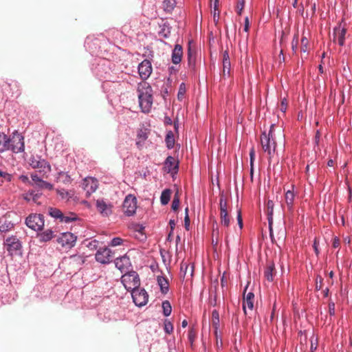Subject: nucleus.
<instances>
[{
    "label": "nucleus",
    "mask_w": 352,
    "mask_h": 352,
    "mask_svg": "<svg viewBox=\"0 0 352 352\" xmlns=\"http://www.w3.org/2000/svg\"><path fill=\"white\" fill-rule=\"evenodd\" d=\"M25 150L24 137L17 131L8 136L0 132V153L11 151L13 153H22Z\"/></svg>",
    "instance_id": "obj_1"
},
{
    "label": "nucleus",
    "mask_w": 352,
    "mask_h": 352,
    "mask_svg": "<svg viewBox=\"0 0 352 352\" xmlns=\"http://www.w3.org/2000/svg\"><path fill=\"white\" fill-rule=\"evenodd\" d=\"M14 227V223L8 219L7 217L0 219V232H7L12 230Z\"/></svg>",
    "instance_id": "obj_22"
},
{
    "label": "nucleus",
    "mask_w": 352,
    "mask_h": 352,
    "mask_svg": "<svg viewBox=\"0 0 352 352\" xmlns=\"http://www.w3.org/2000/svg\"><path fill=\"white\" fill-rule=\"evenodd\" d=\"M308 43H309L308 39L305 36H303L301 38V45H302V46H301V52H307Z\"/></svg>",
    "instance_id": "obj_39"
},
{
    "label": "nucleus",
    "mask_w": 352,
    "mask_h": 352,
    "mask_svg": "<svg viewBox=\"0 0 352 352\" xmlns=\"http://www.w3.org/2000/svg\"><path fill=\"white\" fill-rule=\"evenodd\" d=\"M322 276L318 275L316 278V289L320 290L322 287Z\"/></svg>",
    "instance_id": "obj_45"
},
{
    "label": "nucleus",
    "mask_w": 352,
    "mask_h": 352,
    "mask_svg": "<svg viewBox=\"0 0 352 352\" xmlns=\"http://www.w3.org/2000/svg\"><path fill=\"white\" fill-rule=\"evenodd\" d=\"M165 142L166 146L168 149H171L175 145V137L174 134L171 131H169L166 135Z\"/></svg>",
    "instance_id": "obj_31"
},
{
    "label": "nucleus",
    "mask_w": 352,
    "mask_h": 352,
    "mask_svg": "<svg viewBox=\"0 0 352 352\" xmlns=\"http://www.w3.org/2000/svg\"><path fill=\"white\" fill-rule=\"evenodd\" d=\"M139 105L144 113L150 112L153 105V90L146 82H141L138 87Z\"/></svg>",
    "instance_id": "obj_2"
},
{
    "label": "nucleus",
    "mask_w": 352,
    "mask_h": 352,
    "mask_svg": "<svg viewBox=\"0 0 352 352\" xmlns=\"http://www.w3.org/2000/svg\"><path fill=\"white\" fill-rule=\"evenodd\" d=\"M98 241L94 240L89 243V246L96 248L97 246Z\"/></svg>",
    "instance_id": "obj_58"
},
{
    "label": "nucleus",
    "mask_w": 352,
    "mask_h": 352,
    "mask_svg": "<svg viewBox=\"0 0 352 352\" xmlns=\"http://www.w3.org/2000/svg\"><path fill=\"white\" fill-rule=\"evenodd\" d=\"M298 36H295L292 41V49L294 51H296L298 47Z\"/></svg>",
    "instance_id": "obj_52"
},
{
    "label": "nucleus",
    "mask_w": 352,
    "mask_h": 352,
    "mask_svg": "<svg viewBox=\"0 0 352 352\" xmlns=\"http://www.w3.org/2000/svg\"><path fill=\"white\" fill-rule=\"evenodd\" d=\"M121 281L128 291H133L140 287V280L137 272L131 271L125 273L121 278Z\"/></svg>",
    "instance_id": "obj_4"
},
{
    "label": "nucleus",
    "mask_w": 352,
    "mask_h": 352,
    "mask_svg": "<svg viewBox=\"0 0 352 352\" xmlns=\"http://www.w3.org/2000/svg\"><path fill=\"white\" fill-rule=\"evenodd\" d=\"M188 65L194 66L195 64V57L193 56L192 52L190 47L188 48Z\"/></svg>",
    "instance_id": "obj_40"
},
{
    "label": "nucleus",
    "mask_w": 352,
    "mask_h": 352,
    "mask_svg": "<svg viewBox=\"0 0 352 352\" xmlns=\"http://www.w3.org/2000/svg\"><path fill=\"white\" fill-rule=\"evenodd\" d=\"M111 250L108 248H100L96 254V260L102 264L109 263L112 259Z\"/></svg>",
    "instance_id": "obj_14"
},
{
    "label": "nucleus",
    "mask_w": 352,
    "mask_h": 352,
    "mask_svg": "<svg viewBox=\"0 0 352 352\" xmlns=\"http://www.w3.org/2000/svg\"><path fill=\"white\" fill-rule=\"evenodd\" d=\"M153 71L150 60L144 59L138 66V73L142 80H146L151 76Z\"/></svg>",
    "instance_id": "obj_13"
},
{
    "label": "nucleus",
    "mask_w": 352,
    "mask_h": 352,
    "mask_svg": "<svg viewBox=\"0 0 352 352\" xmlns=\"http://www.w3.org/2000/svg\"><path fill=\"white\" fill-rule=\"evenodd\" d=\"M245 6V0H239L236 5V11L239 14H241L242 10Z\"/></svg>",
    "instance_id": "obj_42"
},
{
    "label": "nucleus",
    "mask_w": 352,
    "mask_h": 352,
    "mask_svg": "<svg viewBox=\"0 0 352 352\" xmlns=\"http://www.w3.org/2000/svg\"><path fill=\"white\" fill-rule=\"evenodd\" d=\"M187 325H188V322H187V320H184L182 321V327L183 328H185V327H187Z\"/></svg>",
    "instance_id": "obj_60"
},
{
    "label": "nucleus",
    "mask_w": 352,
    "mask_h": 352,
    "mask_svg": "<svg viewBox=\"0 0 352 352\" xmlns=\"http://www.w3.org/2000/svg\"><path fill=\"white\" fill-rule=\"evenodd\" d=\"M30 165L33 168H38L39 172L43 174H47L51 171V166L49 162L39 156L31 157L30 159Z\"/></svg>",
    "instance_id": "obj_7"
},
{
    "label": "nucleus",
    "mask_w": 352,
    "mask_h": 352,
    "mask_svg": "<svg viewBox=\"0 0 352 352\" xmlns=\"http://www.w3.org/2000/svg\"><path fill=\"white\" fill-rule=\"evenodd\" d=\"M122 242H123V240L121 238L115 237L111 241L109 245H111L112 247H116V246L120 245L122 243Z\"/></svg>",
    "instance_id": "obj_38"
},
{
    "label": "nucleus",
    "mask_w": 352,
    "mask_h": 352,
    "mask_svg": "<svg viewBox=\"0 0 352 352\" xmlns=\"http://www.w3.org/2000/svg\"><path fill=\"white\" fill-rule=\"evenodd\" d=\"M287 100L286 99H283L281 102V106H280V110L281 111L283 112H285L286 110H287Z\"/></svg>",
    "instance_id": "obj_53"
},
{
    "label": "nucleus",
    "mask_w": 352,
    "mask_h": 352,
    "mask_svg": "<svg viewBox=\"0 0 352 352\" xmlns=\"http://www.w3.org/2000/svg\"><path fill=\"white\" fill-rule=\"evenodd\" d=\"M311 8H312V10L314 12H315V10H316V3H315L311 6Z\"/></svg>",
    "instance_id": "obj_64"
},
{
    "label": "nucleus",
    "mask_w": 352,
    "mask_h": 352,
    "mask_svg": "<svg viewBox=\"0 0 352 352\" xmlns=\"http://www.w3.org/2000/svg\"><path fill=\"white\" fill-rule=\"evenodd\" d=\"M96 205L97 210L102 216L108 217L111 214L113 205L111 203L106 202L103 199H98Z\"/></svg>",
    "instance_id": "obj_16"
},
{
    "label": "nucleus",
    "mask_w": 352,
    "mask_h": 352,
    "mask_svg": "<svg viewBox=\"0 0 352 352\" xmlns=\"http://www.w3.org/2000/svg\"><path fill=\"white\" fill-rule=\"evenodd\" d=\"M183 55L182 47L181 45L176 44L171 54V60L174 64H179L182 60Z\"/></svg>",
    "instance_id": "obj_21"
},
{
    "label": "nucleus",
    "mask_w": 352,
    "mask_h": 352,
    "mask_svg": "<svg viewBox=\"0 0 352 352\" xmlns=\"http://www.w3.org/2000/svg\"><path fill=\"white\" fill-rule=\"evenodd\" d=\"M344 241L346 243H349L351 240H350V238L349 236H346L344 239Z\"/></svg>",
    "instance_id": "obj_62"
},
{
    "label": "nucleus",
    "mask_w": 352,
    "mask_h": 352,
    "mask_svg": "<svg viewBox=\"0 0 352 352\" xmlns=\"http://www.w3.org/2000/svg\"><path fill=\"white\" fill-rule=\"evenodd\" d=\"M164 169L168 173H176L178 170V162L172 156H168L164 162Z\"/></svg>",
    "instance_id": "obj_19"
},
{
    "label": "nucleus",
    "mask_w": 352,
    "mask_h": 352,
    "mask_svg": "<svg viewBox=\"0 0 352 352\" xmlns=\"http://www.w3.org/2000/svg\"><path fill=\"white\" fill-rule=\"evenodd\" d=\"M275 267L274 263H269L267 265L264 275L265 278L270 282H272L273 280V277L274 274Z\"/></svg>",
    "instance_id": "obj_28"
},
{
    "label": "nucleus",
    "mask_w": 352,
    "mask_h": 352,
    "mask_svg": "<svg viewBox=\"0 0 352 352\" xmlns=\"http://www.w3.org/2000/svg\"><path fill=\"white\" fill-rule=\"evenodd\" d=\"M157 281L161 292L163 294H167L169 289L168 282L167 279L162 276H158L157 278Z\"/></svg>",
    "instance_id": "obj_27"
},
{
    "label": "nucleus",
    "mask_w": 352,
    "mask_h": 352,
    "mask_svg": "<svg viewBox=\"0 0 352 352\" xmlns=\"http://www.w3.org/2000/svg\"><path fill=\"white\" fill-rule=\"evenodd\" d=\"M248 286L245 288L244 290V297L243 302V309L244 312L246 314L247 309L250 310H252L254 307V294L250 292L247 294H245L247 290Z\"/></svg>",
    "instance_id": "obj_18"
},
{
    "label": "nucleus",
    "mask_w": 352,
    "mask_h": 352,
    "mask_svg": "<svg viewBox=\"0 0 352 352\" xmlns=\"http://www.w3.org/2000/svg\"><path fill=\"white\" fill-rule=\"evenodd\" d=\"M162 309H163V314L165 316H168L170 315L172 311V307L170 305V303L168 300H164L162 302Z\"/></svg>",
    "instance_id": "obj_34"
},
{
    "label": "nucleus",
    "mask_w": 352,
    "mask_h": 352,
    "mask_svg": "<svg viewBox=\"0 0 352 352\" xmlns=\"http://www.w3.org/2000/svg\"><path fill=\"white\" fill-rule=\"evenodd\" d=\"M179 199L177 195H175L173 202H172L171 208L173 210H177L179 208Z\"/></svg>",
    "instance_id": "obj_41"
},
{
    "label": "nucleus",
    "mask_w": 352,
    "mask_h": 352,
    "mask_svg": "<svg viewBox=\"0 0 352 352\" xmlns=\"http://www.w3.org/2000/svg\"><path fill=\"white\" fill-rule=\"evenodd\" d=\"M333 164H334V162H333V160H329L328 161V162H327V165H328L329 166H333Z\"/></svg>",
    "instance_id": "obj_61"
},
{
    "label": "nucleus",
    "mask_w": 352,
    "mask_h": 352,
    "mask_svg": "<svg viewBox=\"0 0 352 352\" xmlns=\"http://www.w3.org/2000/svg\"><path fill=\"white\" fill-rule=\"evenodd\" d=\"M188 266L186 263L182 262L180 265V274L184 277L186 276Z\"/></svg>",
    "instance_id": "obj_43"
},
{
    "label": "nucleus",
    "mask_w": 352,
    "mask_h": 352,
    "mask_svg": "<svg viewBox=\"0 0 352 352\" xmlns=\"http://www.w3.org/2000/svg\"><path fill=\"white\" fill-rule=\"evenodd\" d=\"M131 296L135 305L139 307L146 305L148 301V294L142 288H137L131 291Z\"/></svg>",
    "instance_id": "obj_6"
},
{
    "label": "nucleus",
    "mask_w": 352,
    "mask_h": 352,
    "mask_svg": "<svg viewBox=\"0 0 352 352\" xmlns=\"http://www.w3.org/2000/svg\"><path fill=\"white\" fill-rule=\"evenodd\" d=\"M164 331L168 334H170L173 332V326L170 321L166 320L164 322Z\"/></svg>",
    "instance_id": "obj_36"
},
{
    "label": "nucleus",
    "mask_w": 352,
    "mask_h": 352,
    "mask_svg": "<svg viewBox=\"0 0 352 352\" xmlns=\"http://www.w3.org/2000/svg\"><path fill=\"white\" fill-rule=\"evenodd\" d=\"M70 259L73 262H79L80 263H82L84 262V260L82 259V256L80 255H72L70 256Z\"/></svg>",
    "instance_id": "obj_46"
},
{
    "label": "nucleus",
    "mask_w": 352,
    "mask_h": 352,
    "mask_svg": "<svg viewBox=\"0 0 352 352\" xmlns=\"http://www.w3.org/2000/svg\"><path fill=\"white\" fill-rule=\"evenodd\" d=\"M44 223V217L41 214H31L25 219L26 226L34 231L41 230Z\"/></svg>",
    "instance_id": "obj_5"
},
{
    "label": "nucleus",
    "mask_w": 352,
    "mask_h": 352,
    "mask_svg": "<svg viewBox=\"0 0 352 352\" xmlns=\"http://www.w3.org/2000/svg\"><path fill=\"white\" fill-rule=\"evenodd\" d=\"M138 138L140 139L142 141H144L147 139L148 136L145 132H143L142 131H140L138 133Z\"/></svg>",
    "instance_id": "obj_50"
},
{
    "label": "nucleus",
    "mask_w": 352,
    "mask_h": 352,
    "mask_svg": "<svg viewBox=\"0 0 352 352\" xmlns=\"http://www.w3.org/2000/svg\"><path fill=\"white\" fill-rule=\"evenodd\" d=\"M217 3L218 0H215V2L214 3V17L216 16V10H217Z\"/></svg>",
    "instance_id": "obj_57"
},
{
    "label": "nucleus",
    "mask_w": 352,
    "mask_h": 352,
    "mask_svg": "<svg viewBox=\"0 0 352 352\" xmlns=\"http://www.w3.org/2000/svg\"><path fill=\"white\" fill-rule=\"evenodd\" d=\"M171 190L168 188L164 190L160 196V201L162 205L168 204L170 199Z\"/></svg>",
    "instance_id": "obj_30"
},
{
    "label": "nucleus",
    "mask_w": 352,
    "mask_h": 352,
    "mask_svg": "<svg viewBox=\"0 0 352 352\" xmlns=\"http://www.w3.org/2000/svg\"><path fill=\"white\" fill-rule=\"evenodd\" d=\"M159 34L164 38H168L170 34V28L169 25L164 23Z\"/></svg>",
    "instance_id": "obj_33"
},
{
    "label": "nucleus",
    "mask_w": 352,
    "mask_h": 352,
    "mask_svg": "<svg viewBox=\"0 0 352 352\" xmlns=\"http://www.w3.org/2000/svg\"><path fill=\"white\" fill-rule=\"evenodd\" d=\"M54 237V232L51 229L45 230V231L38 234V241L41 243L47 242Z\"/></svg>",
    "instance_id": "obj_26"
},
{
    "label": "nucleus",
    "mask_w": 352,
    "mask_h": 352,
    "mask_svg": "<svg viewBox=\"0 0 352 352\" xmlns=\"http://www.w3.org/2000/svg\"><path fill=\"white\" fill-rule=\"evenodd\" d=\"M50 215L56 219H59L62 223H69L77 219L75 214H64L60 210L57 208H50Z\"/></svg>",
    "instance_id": "obj_11"
},
{
    "label": "nucleus",
    "mask_w": 352,
    "mask_h": 352,
    "mask_svg": "<svg viewBox=\"0 0 352 352\" xmlns=\"http://www.w3.org/2000/svg\"><path fill=\"white\" fill-rule=\"evenodd\" d=\"M212 320H213V326L215 329V333L217 334V330L219 327V316L217 311L214 310L212 314Z\"/></svg>",
    "instance_id": "obj_35"
},
{
    "label": "nucleus",
    "mask_w": 352,
    "mask_h": 352,
    "mask_svg": "<svg viewBox=\"0 0 352 352\" xmlns=\"http://www.w3.org/2000/svg\"><path fill=\"white\" fill-rule=\"evenodd\" d=\"M297 3H298V0H294V3H293V4H292V5H293V6H294V8H296V6H297Z\"/></svg>",
    "instance_id": "obj_63"
},
{
    "label": "nucleus",
    "mask_w": 352,
    "mask_h": 352,
    "mask_svg": "<svg viewBox=\"0 0 352 352\" xmlns=\"http://www.w3.org/2000/svg\"><path fill=\"white\" fill-rule=\"evenodd\" d=\"M292 190H287L285 194V203H286L287 206L289 210H292L293 208L294 201V198L296 196L294 191V185L292 186Z\"/></svg>",
    "instance_id": "obj_23"
},
{
    "label": "nucleus",
    "mask_w": 352,
    "mask_h": 352,
    "mask_svg": "<svg viewBox=\"0 0 352 352\" xmlns=\"http://www.w3.org/2000/svg\"><path fill=\"white\" fill-rule=\"evenodd\" d=\"M31 178L33 182V185H34L36 188L39 189H47L50 190L53 189L52 184L43 180L36 174H32Z\"/></svg>",
    "instance_id": "obj_17"
},
{
    "label": "nucleus",
    "mask_w": 352,
    "mask_h": 352,
    "mask_svg": "<svg viewBox=\"0 0 352 352\" xmlns=\"http://www.w3.org/2000/svg\"><path fill=\"white\" fill-rule=\"evenodd\" d=\"M344 20H342L340 23L339 24V26L338 28H334V32L338 30V44L340 46H343L345 43V36L346 33V29L344 27H342V23H343Z\"/></svg>",
    "instance_id": "obj_25"
},
{
    "label": "nucleus",
    "mask_w": 352,
    "mask_h": 352,
    "mask_svg": "<svg viewBox=\"0 0 352 352\" xmlns=\"http://www.w3.org/2000/svg\"><path fill=\"white\" fill-rule=\"evenodd\" d=\"M5 245L10 254L12 255L16 254L17 251L21 248V243L19 239L15 236L8 237L5 242Z\"/></svg>",
    "instance_id": "obj_12"
},
{
    "label": "nucleus",
    "mask_w": 352,
    "mask_h": 352,
    "mask_svg": "<svg viewBox=\"0 0 352 352\" xmlns=\"http://www.w3.org/2000/svg\"><path fill=\"white\" fill-rule=\"evenodd\" d=\"M255 153L254 148H252L250 152V166H251V174L253 173V163L254 160Z\"/></svg>",
    "instance_id": "obj_44"
},
{
    "label": "nucleus",
    "mask_w": 352,
    "mask_h": 352,
    "mask_svg": "<svg viewBox=\"0 0 352 352\" xmlns=\"http://www.w3.org/2000/svg\"><path fill=\"white\" fill-rule=\"evenodd\" d=\"M274 202L271 200H269L267 203V219L269 223V227L270 230V232H272V216H273V210H274Z\"/></svg>",
    "instance_id": "obj_29"
},
{
    "label": "nucleus",
    "mask_w": 352,
    "mask_h": 352,
    "mask_svg": "<svg viewBox=\"0 0 352 352\" xmlns=\"http://www.w3.org/2000/svg\"><path fill=\"white\" fill-rule=\"evenodd\" d=\"M237 221H238L239 228L241 229L243 228V220H242L241 212L240 210H238V212H237Z\"/></svg>",
    "instance_id": "obj_48"
},
{
    "label": "nucleus",
    "mask_w": 352,
    "mask_h": 352,
    "mask_svg": "<svg viewBox=\"0 0 352 352\" xmlns=\"http://www.w3.org/2000/svg\"><path fill=\"white\" fill-rule=\"evenodd\" d=\"M57 193L58 195H59V196L62 198V199H69L70 197V195H69V192L65 190V189H61V190H57Z\"/></svg>",
    "instance_id": "obj_37"
},
{
    "label": "nucleus",
    "mask_w": 352,
    "mask_h": 352,
    "mask_svg": "<svg viewBox=\"0 0 352 352\" xmlns=\"http://www.w3.org/2000/svg\"><path fill=\"white\" fill-rule=\"evenodd\" d=\"M116 267L121 272H123L128 269L130 265L129 258L126 256H123L120 258H117L115 260Z\"/></svg>",
    "instance_id": "obj_20"
},
{
    "label": "nucleus",
    "mask_w": 352,
    "mask_h": 352,
    "mask_svg": "<svg viewBox=\"0 0 352 352\" xmlns=\"http://www.w3.org/2000/svg\"><path fill=\"white\" fill-rule=\"evenodd\" d=\"M340 245V240L338 237H335L333 240V247L336 248Z\"/></svg>",
    "instance_id": "obj_56"
},
{
    "label": "nucleus",
    "mask_w": 352,
    "mask_h": 352,
    "mask_svg": "<svg viewBox=\"0 0 352 352\" xmlns=\"http://www.w3.org/2000/svg\"><path fill=\"white\" fill-rule=\"evenodd\" d=\"M243 30L246 32H248L249 30V19H248V16H246L245 18V24H244Z\"/></svg>",
    "instance_id": "obj_55"
},
{
    "label": "nucleus",
    "mask_w": 352,
    "mask_h": 352,
    "mask_svg": "<svg viewBox=\"0 0 352 352\" xmlns=\"http://www.w3.org/2000/svg\"><path fill=\"white\" fill-rule=\"evenodd\" d=\"M77 236L72 232H63L57 239V242L65 249H71L76 242Z\"/></svg>",
    "instance_id": "obj_8"
},
{
    "label": "nucleus",
    "mask_w": 352,
    "mask_h": 352,
    "mask_svg": "<svg viewBox=\"0 0 352 352\" xmlns=\"http://www.w3.org/2000/svg\"><path fill=\"white\" fill-rule=\"evenodd\" d=\"M82 186L86 191L87 195L89 196L97 190L98 182L94 177H88L84 179Z\"/></svg>",
    "instance_id": "obj_15"
},
{
    "label": "nucleus",
    "mask_w": 352,
    "mask_h": 352,
    "mask_svg": "<svg viewBox=\"0 0 352 352\" xmlns=\"http://www.w3.org/2000/svg\"><path fill=\"white\" fill-rule=\"evenodd\" d=\"M318 245H319L318 241L317 240V239H315V240L314 241V244H313V248L314 249V252L316 255L319 254Z\"/></svg>",
    "instance_id": "obj_51"
},
{
    "label": "nucleus",
    "mask_w": 352,
    "mask_h": 352,
    "mask_svg": "<svg viewBox=\"0 0 352 352\" xmlns=\"http://www.w3.org/2000/svg\"><path fill=\"white\" fill-rule=\"evenodd\" d=\"M19 178L23 182H28L30 184L33 185V183H31L30 182L29 178L27 175H21Z\"/></svg>",
    "instance_id": "obj_54"
},
{
    "label": "nucleus",
    "mask_w": 352,
    "mask_h": 352,
    "mask_svg": "<svg viewBox=\"0 0 352 352\" xmlns=\"http://www.w3.org/2000/svg\"><path fill=\"white\" fill-rule=\"evenodd\" d=\"M190 221L188 214H186L185 217H184V226H185L186 230H189Z\"/></svg>",
    "instance_id": "obj_49"
},
{
    "label": "nucleus",
    "mask_w": 352,
    "mask_h": 352,
    "mask_svg": "<svg viewBox=\"0 0 352 352\" xmlns=\"http://www.w3.org/2000/svg\"><path fill=\"white\" fill-rule=\"evenodd\" d=\"M188 339L190 341V342L192 343L193 339H194V336L192 335V333L191 332L189 333V334H188Z\"/></svg>",
    "instance_id": "obj_59"
},
{
    "label": "nucleus",
    "mask_w": 352,
    "mask_h": 352,
    "mask_svg": "<svg viewBox=\"0 0 352 352\" xmlns=\"http://www.w3.org/2000/svg\"><path fill=\"white\" fill-rule=\"evenodd\" d=\"M220 208V223L225 227H228L230 224V217L228 212V204L223 196H221L219 199Z\"/></svg>",
    "instance_id": "obj_10"
},
{
    "label": "nucleus",
    "mask_w": 352,
    "mask_h": 352,
    "mask_svg": "<svg viewBox=\"0 0 352 352\" xmlns=\"http://www.w3.org/2000/svg\"><path fill=\"white\" fill-rule=\"evenodd\" d=\"M176 6V0H164L163 1L164 10L166 12H170Z\"/></svg>",
    "instance_id": "obj_32"
},
{
    "label": "nucleus",
    "mask_w": 352,
    "mask_h": 352,
    "mask_svg": "<svg viewBox=\"0 0 352 352\" xmlns=\"http://www.w3.org/2000/svg\"><path fill=\"white\" fill-rule=\"evenodd\" d=\"M137 210V199L133 195H128L124 198L123 202L124 213L128 216H133Z\"/></svg>",
    "instance_id": "obj_9"
},
{
    "label": "nucleus",
    "mask_w": 352,
    "mask_h": 352,
    "mask_svg": "<svg viewBox=\"0 0 352 352\" xmlns=\"http://www.w3.org/2000/svg\"><path fill=\"white\" fill-rule=\"evenodd\" d=\"M274 124H271L268 133L263 132L260 140L263 151L267 153L268 161L271 162L276 149V142L274 133Z\"/></svg>",
    "instance_id": "obj_3"
},
{
    "label": "nucleus",
    "mask_w": 352,
    "mask_h": 352,
    "mask_svg": "<svg viewBox=\"0 0 352 352\" xmlns=\"http://www.w3.org/2000/svg\"><path fill=\"white\" fill-rule=\"evenodd\" d=\"M329 313L330 316L335 315V303L332 301L329 303Z\"/></svg>",
    "instance_id": "obj_47"
},
{
    "label": "nucleus",
    "mask_w": 352,
    "mask_h": 352,
    "mask_svg": "<svg viewBox=\"0 0 352 352\" xmlns=\"http://www.w3.org/2000/svg\"><path fill=\"white\" fill-rule=\"evenodd\" d=\"M230 60L228 52L227 50L224 51L223 53V74L224 76L230 74Z\"/></svg>",
    "instance_id": "obj_24"
}]
</instances>
